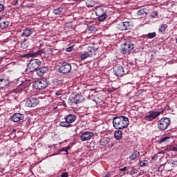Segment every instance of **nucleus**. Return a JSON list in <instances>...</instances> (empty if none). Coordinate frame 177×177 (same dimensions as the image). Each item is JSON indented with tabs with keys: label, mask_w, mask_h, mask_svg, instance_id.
<instances>
[{
	"label": "nucleus",
	"mask_w": 177,
	"mask_h": 177,
	"mask_svg": "<svg viewBox=\"0 0 177 177\" xmlns=\"http://www.w3.org/2000/svg\"><path fill=\"white\" fill-rule=\"evenodd\" d=\"M135 49V45L133 42L131 41V39H127L121 44L120 53L122 55H129L131 53V50H133Z\"/></svg>",
	"instance_id": "nucleus-3"
},
{
	"label": "nucleus",
	"mask_w": 177,
	"mask_h": 177,
	"mask_svg": "<svg viewBox=\"0 0 177 177\" xmlns=\"http://www.w3.org/2000/svg\"><path fill=\"white\" fill-rule=\"evenodd\" d=\"M85 100V98L82 95L78 93L75 97H71L68 100V103L71 106H73V104H80V103H82Z\"/></svg>",
	"instance_id": "nucleus-8"
},
{
	"label": "nucleus",
	"mask_w": 177,
	"mask_h": 177,
	"mask_svg": "<svg viewBox=\"0 0 177 177\" xmlns=\"http://www.w3.org/2000/svg\"><path fill=\"white\" fill-rule=\"evenodd\" d=\"M86 5L88 8H93L96 5V2L93 0H87L86 1Z\"/></svg>",
	"instance_id": "nucleus-27"
},
{
	"label": "nucleus",
	"mask_w": 177,
	"mask_h": 177,
	"mask_svg": "<svg viewBox=\"0 0 177 177\" xmlns=\"http://www.w3.org/2000/svg\"><path fill=\"white\" fill-rule=\"evenodd\" d=\"M147 12H146V8L140 9L137 12V16H140V17H143L144 16H147Z\"/></svg>",
	"instance_id": "nucleus-26"
},
{
	"label": "nucleus",
	"mask_w": 177,
	"mask_h": 177,
	"mask_svg": "<svg viewBox=\"0 0 177 177\" xmlns=\"http://www.w3.org/2000/svg\"><path fill=\"white\" fill-rule=\"evenodd\" d=\"M150 16L153 19H155V17H157V16H158V12H151Z\"/></svg>",
	"instance_id": "nucleus-36"
},
{
	"label": "nucleus",
	"mask_w": 177,
	"mask_h": 177,
	"mask_svg": "<svg viewBox=\"0 0 177 177\" xmlns=\"http://www.w3.org/2000/svg\"><path fill=\"white\" fill-rule=\"evenodd\" d=\"M168 28V25L165 24H160V26L158 28V34L160 35H165L167 32V29Z\"/></svg>",
	"instance_id": "nucleus-19"
},
{
	"label": "nucleus",
	"mask_w": 177,
	"mask_h": 177,
	"mask_svg": "<svg viewBox=\"0 0 177 177\" xmlns=\"http://www.w3.org/2000/svg\"><path fill=\"white\" fill-rule=\"evenodd\" d=\"M49 86V82H48V80L46 79H39L37 81L34 82L33 83V88L35 89H45V88H48Z\"/></svg>",
	"instance_id": "nucleus-6"
},
{
	"label": "nucleus",
	"mask_w": 177,
	"mask_h": 177,
	"mask_svg": "<svg viewBox=\"0 0 177 177\" xmlns=\"http://www.w3.org/2000/svg\"><path fill=\"white\" fill-rule=\"evenodd\" d=\"M75 2H80V1H84V0H74Z\"/></svg>",
	"instance_id": "nucleus-49"
},
{
	"label": "nucleus",
	"mask_w": 177,
	"mask_h": 177,
	"mask_svg": "<svg viewBox=\"0 0 177 177\" xmlns=\"http://www.w3.org/2000/svg\"><path fill=\"white\" fill-rule=\"evenodd\" d=\"M129 113L130 117H131V118H136V119L141 118L142 114H143L140 111H129Z\"/></svg>",
	"instance_id": "nucleus-20"
},
{
	"label": "nucleus",
	"mask_w": 177,
	"mask_h": 177,
	"mask_svg": "<svg viewBox=\"0 0 177 177\" xmlns=\"http://www.w3.org/2000/svg\"><path fill=\"white\" fill-rule=\"evenodd\" d=\"M114 136L117 140H121V139H122V131L120 130L115 131Z\"/></svg>",
	"instance_id": "nucleus-23"
},
{
	"label": "nucleus",
	"mask_w": 177,
	"mask_h": 177,
	"mask_svg": "<svg viewBox=\"0 0 177 177\" xmlns=\"http://www.w3.org/2000/svg\"><path fill=\"white\" fill-rule=\"evenodd\" d=\"M60 151H65L66 153V155L68 156V151L66 150V147L62 148L59 149Z\"/></svg>",
	"instance_id": "nucleus-39"
},
{
	"label": "nucleus",
	"mask_w": 177,
	"mask_h": 177,
	"mask_svg": "<svg viewBox=\"0 0 177 177\" xmlns=\"http://www.w3.org/2000/svg\"><path fill=\"white\" fill-rule=\"evenodd\" d=\"M139 172V170L133 168L130 171H127V174H129L130 175H136Z\"/></svg>",
	"instance_id": "nucleus-34"
},
{
	"label": "nucleus",
	"mask_w": 177,
	"mask_h": 177,
	"mask_svg": "<svg viewBox=\"0 0 177 177\" xmlns=\"http://www.w3.org/2000/svg\"><path fill=\"white\" fill-rule=\"evenodd\" d=\"M1 19H2V17H0V20H1Z\"/></svg>",
	"instance_id": "nucleus-51"
},
{
	"label": "nucleus",
	"mask_w": 177,
	"mask_h": 177,
	"mask_svg": "<svg viewBox=\"0 0 177 177\" xmlns=\"http://www.w3.org/2000/svg\"><path fill=\"white\" fill-rule=\"evenodd\" d=\"M167 164L171 165L173 168L177 167V160H169L167 161Z\"/></svg>",
	"instance_id": "nucleus-31"
},
{
	"label": "nucleus",
	"mask_w": 177,
	"mask_h": 177,
	"mask_svg": "<svg viewBox=\"0 0 177 177\" xmlns=\"http://www.w3.org/2000/svg\"><path fill=\"white\" fill-rule=\"evenodd\" d=\"M100 143L102 146H104V145H109L110 143V138L105 137L100 140Z\"/></svg>",
	"instance_id": "nucleus-24"
},
{
	"label": "nucleus",
	"mask_w": 177,
	"mask_h": 177,
	"mask_svg": "<svg viewBox=\"0 0 177 177\" xmlns=\"http://www.w3.org/2000/svg\"><path fill=\"white\" fill-rule=\"evenodd\" d=\"M17 3H18V1H17V0H16V1H14V5H17Z\"/></svg>",
	"instance_id": "nucleus-46"
},
{
	"label": "nucleus",
	"mask_w": 177,
	"mask_h": 177,
	"mask_svg": "<svg viewBox=\"0 0 177 177\" xmlns=\"http://www.w3.org/2000/svg\"><path fill=\"white\" fill-rule=\"evenodd\" d=\"M170 124H171V119L168 118H163L158 122V128L159 131L164 132V131H165V129H167V128L169 127Z\"/></svg>",
	"instance_id": "nucleus-7"
},
{
	"label": "nucleus",
	"mask_w": 177,
	"mask_h": 177,
	"mask_svg": "<svg viewBox=\"0 0 177 177\" xmlns=\"http://www.w3.org/2000/svg\"><path fill=\"white\" fill-rule=\"evenodd\" d=\"M147 164H149L147 160H143V161L140 162V167H146V165H147Z\"/></svg>",
	"instance_id": "nucleus-35"
},
{
	"label": "nucleus",
	"mask_w": 177,
	"mask_h": 177,
	"mask_svg": "<svg viewBox=\"0 0 177 177\" xmlns=\"http://www.w3.org/2000/svg\"><path fill=\"white\" fill-rule=\"evenodd\" d=\"M12 121L13 122H19V121H21V120H24V115L20 113H16L11 117Z\"/></svg>",
	"instance_id": "nucleus-18"
},
{
	"label": "nucleus",
	"mask_w": 177,
	"mask_h": 177,
	"mask_svg": "<svg viewBox=\"0 0 177 177\" xmlns=\"http://www.w3.org/2000/svg\"><path fill=\"white\" fill-rule=\"evenodd\" d=\"M156 158H156V156L152 157V160H153V161H156Z\"/></svg>",
	"instance_id": "nucleus-47"
},
{
	"label": "nucleus",
	"mask_w": 177,
	"mask_h": 177,
	"mask_svg": "<svg viewBox=\"0 0 177 177\" xmlns=\"http://www.w3.org/2000/svg\"><path fill=\"white\" fill-rule=\"evenodd\" d=\"M5 9V6L3 4H0V12H3Z\"/></svg>",
	"instance_id": "nucleus-41"
},
{
	"label": "nucleus",
	"mask_w": 177,
	"mask_h": 177,
	"mask_svg": "<svg viewBox=\"0 0 177 177\" xmlns=\"http://www.w3.org/2000/svg\"><path fill=\"white\" fill-rule=\"evenodd\" d=\"M156 35H157L156 34V32H153L148 33L147 35H145V37H147L149 39H152V38H156Z\"/></svg>",
	"instance_id": "nucleus-33"
},
{
	"label": "nucleus",
	"mask_w": 177,
	"mask_h": 177,
	"mask_svg": "<svg viewBox=\"0 0 177 177\" xmlns=\"http://www.w3.org/2000/svg\"><path fill=\"white\" fill-rule=\"evenodd\" d=\"M160 168H161V167H159V168H158L159 171H160Z\"/></svg>",
	"instance_id": "nucleus-53"
},
{
	"label": "nucleus",
	"mask_w": 177,
	"mask_h": 177,
	"mask_svg": "<svg viewBox=\"0 0 177 177\" xmlns=\"http://www.w3.org/2000/svg\"><path fill=\"white\" fill-rule=\"evenodd\" d=\"M113 74L116 75V77H124V75H125L124 68L121 66H115L113 68Z\"/></svg>",
	"instance_id": "nucleus-13"
},
{
	"label": "nucleus",
	"mask_w": 177,
	"mask_h": 177,
	"mask_svg": "<svg viewBox=\"0 0 177 177\" xmlns=\"http://www.w3.org/2000/svg\"><path fill=\"white\" fill-rule=\"evenodd\" d=\"M93 102H95V101L93 100Z\"/></svg>",
	"instance_id": "nucleus-55"
},
{
	"label": "nucleus",
	"mask_w": 177,
	"mask_h": 177,
	"mask_svg": "<svg viewBox=\"0 0 177 177\" xmlns=\"http://www.w3.org/2000/svg\"><path fill=\"white\" fill-rule=\"evenodd\" d=\"M59 107H60V106H57L56 107H53L52 110H60V108H59Z\"/></svg>",
	"instance_id": "nucleus-43"
},
{
	"label": "nucleus",
	"mask_w": 177,
	"mask_h": 177,
	"mask_svg": "<svg viewBox=\"0 0 177 177\" xmlns=\"http://www.w3.org/2000/svg\"><path fill=\"white\" fill-rule=\"evenodd\" d=\"M75 46V45H72V46L66 48V52H72L73 49L74 48Z\"/></svg>",
	"instance_id": "nucleus-37"
},
{
	"label": "nucleus",
	"mask_w": 177,
	"mask_h": 177,
	"mask_svg": "<svg viewBox=\"0 0 177 177\" xmlns=\"http://www.w3.org/2000/svg\"><path fill=\"white\" fill-rule=\"evenodd\" d=\"M42 62L39 59H31L29 64L27 65L26 71H29V73H34L41 67Z\"/></svg>",
	"instance_id": "nucleus-4"
},
{
	"label": "nucleus",
	"mask_w": 177,
	"mask_h": 177,
	"mask_svg": "<svg viewBox=\"0 0 177 177\" xmlns=\"http://www.w3.org/2000/svg\"><path fill=\"white\" fill-rule=\"evenodd\" d=\"M104 177H110V174H106L105 176H104Z\"/></svg>",
	"instance_id": "nucleus-48"
},
{
	"label": "nucleus",
	"mask_w": 177,
	"mask_h": 177,
	"mask_svg": "<svg viewBox=\"0 0 177 177\" xmlns=\"http://www.w3.org/2000/svg\"><path fill=\"white\" fill-rule=\"evenodd\" d=\"M116 27L118 30H120V31H124L125 30H132L133 25L131 21H125L118 24Z\"/></svg>",
	"instance_id": "nucleus-12"
},
{
	"label": "nucleus",
	"mask_w": 177,
	"mask_h": 177,
	"mask_svg": "<svg viewBox=\"0 0 177 177\" xmlns=\"http://www.w3.org/2000/svg\"><path fill=\"white\" fill-rule=\"evenodd\" d=\"M140 156V153L138 151H134L131 155L129 156V158L131 160H136V158H138V157Z\"/></svg>",
	"instance_id": "nucleus-29"
},
{
	"label": "nucleus",
	"mask_w": 177,
	"mask_h": 177,
	"mask_svg": "<svg viewBox=\"0 0 177 177\" xmlns=\"http://www.w3.org/2000/svg\"><path fill=\"white\" fill-rule=\"evenodd\" d=\"M71 64L68 62H63L59 68V71L61 74H68L71 72Z\"/></svg>",
	"instance_id": "nucleus-11"
},
{
	"label": "nucleus",
	"mask_w": 177,
	"mask_h": 177,
	"mask_svg": "<svg viewBox=\"0 0 177 177\" xmlns=\"http://www.w3.org/2000/svg\"><path fill=\"white\" fill-rule=\"evenodd\" d=\"M169 139H171V137H169V136L164 137V138H161L160 140H159L158 141V143H159V145H161V143H167V142H168V140H169Z\"/></svg>",
	"instance_id": "nucleus-30"
},
{
	"label": "nucleus",
	"mask_w": 177,
	"mask_h": 177,
	"mask_svg": "<svg viewBox=\"0 0 177 177\" xmlns=\"http://www.w3.org/2000/svg\"><path fill=\"white\" fill-rule=\"evenodd\" d=\"M129 169V167H124L123 168H120L119 170L123 172H127Z\"/></svg>",
	"instance_id": "nucleus-38"
},
{
	"label": "nucleus",
	"mask_w": 177,
	"mask_h": 177,
	"mask_svg": "<svg viewBox=\"0 0 177 177\" xmlns=\"http://www.w3.org/2000/svg\"><path fill=\"white\" fill-rule=\"evenodd\" d=\"M95 55H96L95 47H88L84 53L81 55L80 59L82 60H85L87 57H92V56H95Z\"/></svg>",
	"instance_id": "nucleus-10"
},
{
	"label": "nucleus",
	"mask_w": 177,
	"mask_h": 177,
	"mask_svg": "<svg viewBox=\"0 0 177 177\" xmlns=\"http://www.w3.org/2000/svg\"><path fill=\"white\" fill-rule=\"evenodd\" d=\"M15 107H16V109H19V107H20V105H17Z\"/></svg>",
	"instance_id": "nucleus-50"
},
{
	"label": "nucleus",
	"mask_w": 177,
	"mask_h": 177,
	"mask_svg": "<svg viewBox=\"0 0 177 177\" xmlns=\"http://www.w3.org/2000/svg\"><path fill=\"white\" fill-rule=\"evenodd\" d=\"M9 84V79H8V77H6L4 73L0 74V88L3 89V88H6Z\"/></svg>",
	"instance_id": "nucleus-14"
},
{
	"label": "nucleus",
	"mask_w": 177,
	"mask_h": 177,
	"mask_svg": "<svg viewBox=\"0 0 177 177\" xmlns=\"http://www.w3.org/2000/svg\"><path fill=\"white\" fill-rule=\"evenodd\" d=\"M162 111H165V110H164V109H162Z\"/></svg>",
	"instance_id": "nucleus-54"
},
{
	"label": "nucleus",
	"mask_w": 177,
	"mask_h": 177,
	"mask_svg": "<svg viewBox=\"0 0 177 177\" xmlns=\"http://www.w3.org/2000/svg\"><path fill=\"white\" fill-rule=\"evenodd\" d=\"M77 120V116L74 114H69L65 116L64 120L60 122V127H63L64 128H70V127H73V122Z\"/></svg>",
	"instance_id": "nucleus-5"
},
{
	"label": "nucleus",
	"mask_w": 177,
	"mask_h": 177,
	"mask_svg": "<svg viewBox=\"0 0 177 177\" xmlns=\"http://www.w3.org/2000/svg\"><path fill=\"white\" fill-rule=\"evenodd\" d=\"M16 131H17L16 129H12L11 131V133H15Z\"/></svg>",
	"instance_id": "nucleus-45"
},
{
	"label": "nucleus",
	"mask_w": 177,
	"mask_h": 177,
	"mask_svg": "<svg viewBox=\"0 0 177 177\" xmlns=\"http://www.w3.org/2000/svg\"><path fill=\"white\" fill-rule=\"evenodd\" d=\"M38 103H39V100L37 98L32 97L26 101L25 106L26 107H35Z\"/></svg>",
	"instance_id": "nucleus-17"
},
{
	"label": "nucleus",
	"mask_w": 177,
	"mask_h": 177,
	"mask_svg": "<svg viewBox=\"0 0 177 177\" xmlns=\"http://www.w3.org/2000/svg\"><path fill=\"white\" fill-rule=\"evenodd\" d=\"M10 22L8 21H4L3 22L0 23V28H6L7 27H9Z\"/></svg>",
	"instance_id": "nucleus-32"
},
{
	"label": "nucleus",
	"mask_w": 177,
	"mask_h": 177,
	"mask_svg": "<svg viewBox=\"0 0 177 177\" xmlns=\"http://www.w3.org/2000/svg\"><path fill=\"white\" fill-rule=\"evenodd\" d=\"M95 136V133L91 131H86L80 136L81 140L82 142H86V140H89L90 139H92Z\"/></svg>",
	"instance_id": "nucleus-16"
},
{
	"label": "nucleus",
	"mask_w": 177,
	"mask_h": 177,
	"mask_svg": "<svg viewBox=\"0 0 177 177\" xmlns=\"http://www.w3.org/2000/svg\"><path fill=\"white\" fill-rule=\"evenodd\" d=\"M65 149L66 151H68V150H70V147H65Z\"/></svg>",
	"instance_id": "nucleus-44"
},
{
	"label": "nucleus",
	"mask_w": 177,
	"mask_h": 177,
	"mask_svg": "<svg viewBox=\"0 0 177 177\" xmlns=\"http://www.w3.org/2000/svg\"><path fill=\"white\" fill-rule=\"evenodd\" d=\"M95 15L98 17V21H104V20L107 19L106 10L102 7H97L95 9Z\"/></svg>",
	"instance_id": "nucleus-9"
},
{
	"label": "nucleus",
	"mask_w": 177,
	"mask_h": 177,
	"mask_svg": "<svg viewBox=\"0 0 177 177\" xmlns=\"http://www.w3.org/2000/svg\"><path fill=\"white\" fill-rule=\"evenodd\" d=\"M89 31H95V26H91L88 28Z\"/></svg>",
	"instance_id": "nucleus-42"
},
{
	"label": "nucleus",
	"mask_w": 177,
	"mask_h": 177,
	"mask_svg": "<svg viewBox=\"0 0 177 177\" xmlns=\"http://www.w3.org/2000/svg\"><path fill=\"white\" fill-rule=\"evenodd\" d=\"M68 172H64L61 175V177H68Z\"/></svg>",
	"instance_id": "nucleus-40"
},
{
	"label": "nucleus",
	"mask_w": 177,
	"mask_h": 177,
	"mask_svg": "<svg viewBox=\"0 0 177 177\" xmlns=\"http://www.w3.org/2000/svg\"><path fill=\"white\" fill-rule=\"evenodd\" d=\"M29 46H30V43L26 39L21 41V48H22V49H27V48H28Z\"/></svg>",
	"instance_id": "nucleus-28"
},
{
	"label": "nucleus",
	"mask_w": 177,
	"mask_h": 177,
	"mask_svg": "<svg viewBox=\"0 0 177 177\" xmlns=\"http://www.w3.org/2000/svg\"><path fill=\"white\" fill-rule=\"evenodd\" d=\"M63 7H59L57 8L54 9L53 12L54 15H55L56 16H60V15L63 13Z\"/></svg>",
	"instance_id": "nucleus-22"
},
{
	"label": "nucleus",
	"mask_w": 177,
	"mask_h": 177,
	"mask_svg": "<svg viewBox=\"0 0 177 177\" xmlns=\"http://www.w3.org/2000/svg\"><path fill=\"white\" fill-rule=\"evenodd\" d=\"M48 71V68L47 67H41L39 68L37 71L36 73L39 77H43L44 74Z\"/></svg>",
	"instance_id": "nucleus-21"
},
{
	"label": "nucleus",
	"mask_w": 177,
	"mask_h": 177,
	"mask_svg": "<svg viewBox=\"0 0 177 177\" xmlns=\"http://www.w3.org/2000/svg\"><path fill=\"white\" fill-rule=\"evenodd\" d=\"M161 113H162V111L149 112V113L145 117V120H146V121H153V120H156V118L158 117Z\"/></svg>",
	"instance_id": "nucleus-15"
},
{
	"label": "nucleus",
	"mask_w": 177,
	"mask_h": 177,
	"mask_svg": "<svg viewBox=\"0 0 177 177\" xmlns=\"http://www.w3.org/2000/svg\"><path fill=\"white\" fill-rule=\"evenodd\" d=\"M160 168H161V167H159V168H158L159 171H160Z\"/></svg>",
	"instance_id": "nucleus-52"
},
{
	"label": "nucleus",
	"mask_w": 177,
	"mask_h": 177,
	"mask_svg": "<svg viewBox=\"0 0 177 177\" xmlns=\"http://www.w3.org/2000/svg\"><path fill=\"white\" fill-rule=\"evenodd\" d=\"M32 34V30L30 29H25L23 32L21 33V37H30Z\"/></svg>",
	"instance_id": "nucleus-25"
},
{
	"label": "nucleus",
	"mask_w": 177,
	"mask_h": 177,
	"mask_svg": "<svg viewBox=\"0 0 177 177\" xmlns=\"http://www.w3.org/2000/svg\"><path fill=\"white\" fill-rule=\"evenodd\" d=\"M52 54V48L50 47L46 48H41L36 52H30L22 56V57H27L28 59L30 57H46L48 55Z\"/></svg>",
	"instance_id": "nucleus-1"
},
{
	"label": "nucleus",
	"mask_w": 177,
	"mask_h": 177,
	"mask_svg": "<svg viewBox=\"0 0 177 177\" xmlns=\"http://www.w3.org/2000/svg\"><path fill=\"white\" fill-rule=\"evenodd\" d=\"M113 125L115 129H124L129 125V120L124 116L115 117L113 119Z\"/></svg>",
	"instance_id": "nucleus-2"
}]
</instances>
